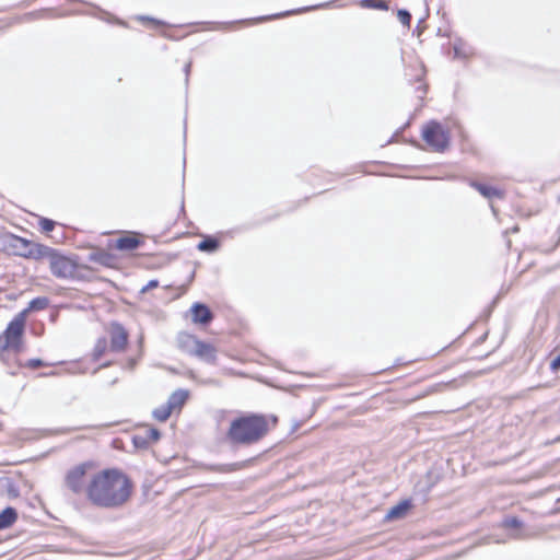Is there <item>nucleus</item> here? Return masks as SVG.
Instances as JSON below:
<instances>
[{
    "label": "nucleus",
    "mask_w": 560,
    "mask_h": 560,
    "mask_svg": "<svg viewBox=\"0 0 560 560\" xmlns=\"http://www.w3.org/2000/svg\"><path fill=\"white\" fill-rule=\"evenodd\" d=\"M131 489L130 480L120 470L104 469L90 478L86 499L100 508H118L129 500Z\"/></svg>",
    "instance_id": "nucleus-1"
},
{
    "label": "nucleus",
    "mask_w": 560,
    "mask_h": 560,
    "mask_svg": "<svg viewBox=\"0 0 560 560\" xmlns=\"http://www.w3.org/2000/svg\"><path fill=\"white\" fill-rule=\"evenodd\" d=\"M268 431V424L261 416H248L233 420L228 439L234 444H250L261 439Z\"/></svg>",
    "instance_id": "nucleus-2"
},
{
    "label": "nucleus",
    "mask_w": 560,
    "mask_h": 560,
    "mask_svg": "<svg viewBox=\"0 0 560 560\" xmlns=\"http://www.w3.org/2000/svg\"><path fill=\"white\" fill-rule=\"evenodd\" d=\"M19 314L7 327L5 331L0 335V350L15 349L19 350L21 338L24 331L25 313Z\"/></svg>",
    "instance_id": "nucleus-3"
},
{
    "label": "nucleus",
    "mask_w": 560,
    "mask_h": 560,
    "mask_svg": "<svg viewBox=\"0 0 560 560\" xmlns=\"http://www.w3.org/2000/svg\"><path fill=\"white\" fill-rule=\"evenodd\" d=\"M92 468L91 463H82L71 468L66 475V486L73 493H84L86 495V487L90 478L86 477L88 470Z\"/></svg>",
    "instance_id": "nucleus-4"
},
{
    "label": "nucleus",
    "mask_w": 560,
    "mask_h": 560,
    "mask_svg": "<svg viewBox=\"0 0 560 560\" xmlns=\"http://www.w3.org/2000/svg\"><path fill=\"white\" fill-rule=\"evenodd\" d=\"M49 268L57 278L73 279L78 275L79 265L71 258L55 252L49 260Z\"/></svg>",
    "instance_id": "nucleus-5"
},
{
    "label": "nucleus",
    "mask_w": 560,
    "mask_h": 560,
    "mask_svg": "<svg viewBox=\"0 0 560 560\" xmlns=\"http://www.w3.org/2000/svg\"><path fill=\"white\" fill-rule=\"evenodd\" d=\"M423 139L435 151H443L448 145V137L438 122H430L424 128Z\"/></svg>",
    "instance_id": "nucleus-6"
},
{
    "label": "nucleus",
    "mask_w": 560,
    "mask_h": 560,
    "mask_svg": "<svg viewBox=\"0 0 560 560\" xmlns=\"http://www.w3.org/2000/svg\"><path fill=\"white\" fill-rule=\"evenodd\" d=\"M110 349L113 351H122L127 345L128 335L126 330L118 324L110 326Z\"/></svg>",
    "instance_id": "nucleus-7"
},
{
    "label": "nucleus",
    "mask_w": 560,
    "mask_h": 560,
    "mask_svg": "<svg viewBox=\"0 0 560 560\" xmlns=\"http://www.w3.org/2000/svg\"><path fill=\"white\" fill-rule=\"evenodd\" d=\"M191 319L195 324H208L212 319L210 310L201 303H195L190 307Z\"/></svg>",
    "instance_id": "nucleus-8"
},
{
    "label": "nucleus",
    "mask_w": 560,
    "mask_h": 560,
    "mask_svg": "<svg viewBox=\"0 0 560 560\" xmlns=\"http://www.w3.org/2000/svg\"><path fill=\"white\" fill-rule=\"evenodd\" d=\"M160 439V432L154 428H145L142 433H138L133 438L137 446L145 447L150 443L156 442Z\"/></svg>",
    "instance_id": "nucleus-9"
},
{
    "label": "nucleus",
    "mask_w": 560,
    "mask_h": 560,
    "mask_svg": "<svg viewBox=\"0 0 560 560\" xmlns=\"http://www.w3.org/2000/svg\"><path fill=\"white\" fill-rule=\"evenodd\" d=\"M194 357H197L208 363H214L217 359V349L211 343L200 340Z\"/></svg>",
    "instance_id": "nucleus-10"
},
{
    "label": "nucleus",
    "mask_w": 560,
    "mask_h": 560,
    "mask_svg": "<svg viewBox=\"0 0 560 560\" xmlns=\"http://www.w3.org/2000/svg\"><path fill=\"white\" fill-rule=\"evenodd\" d=\"M56 250L40 244H33L27 250L21 252V255L25 257L32 258H48L50 260L51 256Z\"/></svg>",
    "instance_id": "nucleus-11"
},
{
    "label": "nucleus",
    "mask_w": 560,
    "mask_h": 560,
    "mask_svg": "<svg viewBox=\"0 0 560 560\" xmlns=\"http://www.w3.org/2000/svg\"><path fill=\"white\" fill-rule=\"evenodd\" d=\"M200 339L189 334H182L178 338L180 349L190 355L195 354Z\"/></svg>",
    "instance_id": "nucleus-12"
},
{
    "label": "nucleus",
    "mask_w": 560,
    "mask_h": 560,
    "mask_svg": "<svg viewBox=\"0 0 560 560\" xmlns=\"http://www.w3.org/2000/svg\"><path fill=\"white\" fill-rule=\"evenodd\" d=\"M410 506H411L410 501H408V500L401 501L400 503H398L397 505H395L388 510V512L386 514V520H389V521L397 520V518L405 516V514L410 509Z\"/></svg>",
    "instance_id": "nucleus-13"
},
{
    "label": "nucleus",
    "mask_w": 560,
    "mask_h": 560,
    "mask_svg": "<svg viewBox=\"0 0 560 560\" xmlns=\"http://www.w3.org/2000/svg\"><path fill=\"white\" fill-rule=\"evenodd\" d=\"M187 397L188 393L186 390H176L170 396L166 405L170 406L172 410H175L184 405Z\"/></svg>",
    "instance_id": "nucleus-14"
},
{
    "label": "nucleus",
    "mask_w": 560,
    "mask_h": 560,
    "mask_svg": "<svg viewBox=\"0 0 560 560\" xmlns=\"http://www.w3.org/2000/svg\"><path fill=\"white\" fill-rule=\"evenodd\" d=\"M16 520V512L12 508H7L0 513V529L11 526Z\"/></svg>",
    "instance_id": "nucleus-15"
},
{
    "label": "nucleus",
    "mask_w": 560,
    "mask_h": 560,
    "mask_svg": "<svg viewBox=\"0 0 560 560\" xmlns=\"http://www.w3.org/2000/svg\"><path fill=\"white\" fill-rule=\"evenodd\" d=\"M139 245L138 238L133 236H124L117 240L116 247L121 250H131Z\"/></svg>",
    "instance_id": "nucleus-16"
},
{
    "label": "nucleus",
    "mask_w": 560,
    "mask_h": 560,
    "mask_svg": "<svg viewBox=\"0 0 560 560\" xmlns=\"http://www.w3.org/2000/svg\"><path fill=\"white\" fill-rule=\"evenodd\" d=\"M472 186L486 198L501 197V192L493 187L477 183H474Z\"/></svg>",
    "instance_id": "nucleus-17"
},
{
    "label": "nucleus",
    "mask_w": 560,
    "mask_h": 560,
    "mask_svg": "<svg viewBox=\"0 0 560 560\" xmlns=\"http://www.w3.org/2000/svg\"><path fill=\"white\" fill-rule=\"evenodd\" d=\"M172 411L171 407L165 404L153 410V417L159 421H165Z\"/></svg>",
    "instance_id": "nucleus-18"
},
{
    "label": "nucleus",
    "mask_w": 560,
    "mask_h": 560,
    "mask_svg": "<svg viewBox=\"0 0 560 560\" xmlns=\"http://www.w3.org/2000/svg\"><path fill=\"white\" fill-rule=\"evenodd\" d=\"M89 260L106 265L109 260V255L105 252H93L89 255Z\"/></svg>",
    "instance_id": "nucleus-19"
},
{
    "label": "nucleus",
    "mask_w": 560,
    "mask_h": 560,
    "mask_svg": "<svg viewBox=\"0 0 560 560\" xmlns=\"http://www.w3.org/2000/svg\"><path fill=\"white\" fill-rule=\"evenodd\" d=\"M198 249L202 252H213L218 247V243L214 240H205L198 244Z\"/></svg>",
    "instance_id": "nucleus-20"
},
{
    "label": "nucleus",
    "mask_w": 560,
    "mask_h": 560,
    "mask_svg": "<svg viewBox=\"0 0 560 560\" xmlns=\"http://www.w3.org/2000/svg\"><path fill=\"white\" fill-rule=\"evenodd\" d=\"M47 305H48V300L46 298H37L30 302L28 310L30 311L44 310Z\"/></svg>",
    "instance_id": "nucleus-21"
},
{
    "label": "nucleus",
    "mask_w": 560,
    "mask_h": 560,
    "mask_svg": "<svg viewBox=\"0 0 560 560\" xmlns=\"http://www.w3.org/2000/svg\"><path fill=\"white\" fill-rule=\"evenodd\" d=\"M106 349H107L106 339L97 340L95 348H94V352H93L94 358L100 359L106 352Z\"/></svg>",
    "instance_id": "nucleus-22"
},
{
    "label": "nucleus",
    "mask_w": 560,
    "mask_h": 560,
    "mask_svg": "<svg viewBox=\"0 0 560 560\" xmlns=\"http://www.w3.org/2000/svg\"><path fill=\"white\" fill-rule=\"evenodd\" d=\"M9 241H10V244H11L14 248H19V249H21V247L26 248V247H28V246H30V244H28L25 240H23V238H21V237L10 236V237H9Z\"/></svg>",
    "instance_id": "nucleus-23"
},
{
    "label": "nucleus",
    "mask_w": 560,
    "mask_h": 560,
    "mask_svg": "<svg viewBox=\"0 0 560 560\" xmlns=\"http://www.w3.org/2000/svg\"><path fill=\"white\" fill-rule=\"evenodd\" d=\"M363 4L366 7H370V8H375V9H382V10L387 9L386 4L378 0H364Z\"/></svg>",
    "instance_id": "nucleus-24"
},
{
    "label": "nucleus",
    "mask_w": 560,
    "mask_h": 560,
    "mask_svg": "<svg viewBox=\"0 0 560 560\" xmlns=\"http://www.w3.org/2000/svg\"><path fill=\"white\" fill-rule=\"evenodd\" d=\"M40 226L45 232H50L55 226V222L48 219H43L40 221Z\"/></svg>",
    "instance_id": "nucleus-25"
},
{
    "label": "nucleus",
    "mask_w": 560,
    "mask_h": 560,
    "mask_svg": "<svg viewBox=\"0 0 560 560\" xmlns=\"http://www.w3.org/2000/svg\"><path fill=\"white\" fill-rule=\"evenodd\" d=\"M398 16L402 24H409L411 16L407 11H399Z\"/></svg>",
    "instance_id": "nucleus-26"
},
{
    "label": "nucleus",
    "mask_w": 560,
    "mask_h": 560,
    "mask_svg": "<svg viewBox=\"0 0 560 560\" xmlns=\"http://www.w3.org/2000/svg\"><path fill=\"white\" fill-rule=\"evenodd\" d=\"M504 526L506 527H517L520 526V521L516 517H510L504 521Z\"/></svg>",
    "instance_id": "nucleus-27"
},
{
    "label": "nucleus",
    "mask_w": 560,
    "mask_h": 560,
    "mask_svg": "<svg viewBox=\"0 0 560 560\" xmlns=\"http://www.w3.org/2000/svg\"><path fill=\"white\" fill-rule=\"evenodd\" d=\"M551 369L555 371L560 370V354L551 361Z\"/></svg>",
    "instance_id": "nucleus-28"
},
{
    "label": "nucleus",
    "mask_w": 560,
    "mask_h": 560,
    "mask_svg": "<svg viewBox=\"0 0 560 560\" xmlns=\"http://www.w3.org/2000/svg\"><path fill=\"white\" fill-rule=\"evenodd\" d=\"M158 287V281L156 280H151L143 289L142 291H147V290H150V289H153Z\"/></svg>",
    "instance_id": "nucleus-29"
},
{
    "label": "nucleus",
    "mask_w": 560,
    "mask_h": 560,
    "mask_svg": "<svg viewBox=\"0 0 560 560\" xmlns=\"http://www.w3.org/2000/svg\"><path fill=\"white\" fill-rule=\"evenodd\" d=\"M30 365L38 366V365H40V361L39 360H32V361H30Z\"/></svg>",
    "instance_id": "nucleus-30"
}]
</instances>
